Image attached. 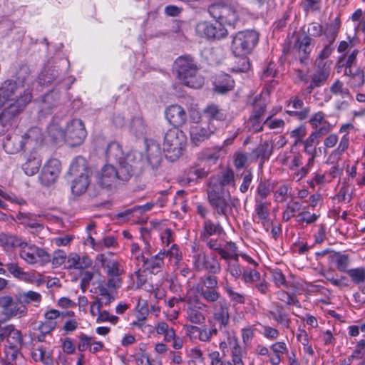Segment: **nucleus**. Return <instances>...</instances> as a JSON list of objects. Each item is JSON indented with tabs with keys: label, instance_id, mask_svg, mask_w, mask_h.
I'll return each mask as SVG.
<instances>
[{
	"label": "nucleus",
	"instance_id": "1",
	"mask_svg": "<svg viewBox=\"0 0 365 365\" xmlns=\"http://www.w3.org/2000/svg\"><path fill=\"white\" fill-rule=\"evenodd\" d=\"M31 100V92L21 82L6 80L0 84V135L14 127L16 116Z\"/></svg>",
	"mask_w": 365,
	"mask_h": 365
},
{
	"label": "nucleus",
	"instance_id": "2",
	"mask_svg": "<svg viewBox=\"0 0 365 365\" xmlns=\"http://www.w3.org/2000/svg\"><path fill=\"white\" fill-rule=\"evenodd\" d=\"M48 133L53 140H62L71 147L81 145L86 137L84 124L79 119L71 120L64 129L58 120H54L48 125Z\"/></svg>",
	"mask_w": 365,
	"mask_h": 365
},
{
	"label": "nucleus",
	"instance_id": "3",
	"mask_svg": "<svg viewBox=\"0 0 365 365\" xmlns=\"http://www.w3.org/2000/svg\"><path fill=\"white\" fill-rule=\"evenodd\" d=\"M259 39L258 34L255 31H240L234 36L232 40V49L236 56L242 57L240 64L235 67L237 72H245L250 68V61L247 56L250 54Z\"/></svg>",
	"mask_w": 365,
	"mask_h": 365
},
{
	"label": "nucleus",
	"instance_id": "4",
	"mask_svg": "<svg viewBox=\"0 0 365 365\" xmlns=\"http://www.w3.org/2000/svg\"><path fill=\"white\" fill-rule=\"evenodd\" d=\"M178 80L191 88H200L204 84V78L200 73L197 61L190 56L178 57L174 65Z\"/></svg>",
	"mask_w": 365,
	"mask_h": 365
},
{
	"label": "nucleus",
	"instance_id": "5",
	"mask_svg": "<svg viewBox=\"0 0 365 365\" xmlns=\"http://www.w3.org/2000/svg\"><path fill=\"white\" fill-rule=\"evenodd\" d=\"M208 11L221 26L234 27L241 20L245 10L238 6L220 1L212 4Z\"/></svg>",
	"mask_w": 365,
	"mask_h": 365
},
{
	"label": "nucleus",
	"instance_id": "6",
	"mask_svg": "<svg viewBox=\"0 0 365 365\" xmlns=\"http://www.w3.org/2000/svg\"><path fill=\"white\" fill-rule=\"evenodd\" d=\"M187 144V136L183 131L173 128L164 135L163 149L166 157L171 161L177 160L182 153Z\"/></svg>",
	"mask_w": 365,
	"mask_h": 365
},
{
	"label": "nucleus",
	"instance_id": "7",
	"mask_svg": "<svg viewBox=\"0 0 365 365\" xmlns=\"http://www.w3.org/2000/svg\"><path fill=\"white\" fill-rule=\"evenodd\" d=\"M19 255L20 258L29 265L43 267L51 262V255L45 248L25 240L19 247Z\"/></svg>",
	"mask_w": 365,
	"mask_h": 365
},
{
	"label": "nucleus",
	"instance_id": "8",
	"mask_svg": "<svg viewBox=\"0 0 365 365\" xmlns=\"http://www.w3.org/2000/svg\"><path fill=\"white\" fill-rule=\"evenodd\" d=\"M146 167V162L143 153L137 150H131L124 156L120 162V169L122 180H127L132 176L142 173Z\"/></svg>",
	"mask_w": 365,
	"mask_h": 365
},
{
	"label": "nucleus",
	"instance_id": "9",
	"mask_svg": "<svg viewBox=\"0 0 365 365\" xmlns=\"http://www.w3.org/2000/svg\"><path fill=\"white\" fill-rule=\"evenodd\" d=\"M278 161L289 169L291 178L299 181L307 175L308 168L302 167V156L292 151H286L278 156Z\"/></svg>",
	"mask_w": 365,
	"mask_h": 365
},
{
	"label": "nucleus",
	"instance_id": "10",
	"mask_svg": "<svg viewBox=\"0 0 365 365\" xmlns=\"http://www.w3.org/2000/svg\"><path fill=\"white\" fill-rule=\"evenodd\" d=\"M187 304L185 310L186 319L193 324H202L206 321L205 313L208 310V306L202 302L197 297H192L190 294L185 297Z\"/></svg>",
	"mask_w": 365,
	"mask_h": 365
},
{
	"label": "nucleus",
	"instance_id": "11",
	"mask_svg": "<svg viewBox=\"0 0 365 365\" xmlns=\"http://www.w3.org/2000/svg\"><path fill=\"white\" fill-rule=\"evenodd\" d=\"M0 309L4 314L9 319L17 317L21 318L27 314V307L20 302L18 299L10 295H3L0 297Z\"/></svg>",
	"mask_w": 365,
	"mask_h": 365
},
{
	"label": "nucleus",
	"instance_id": "12",
	"mask_svg": "<svg viewBox=\"0 0 365 365\" xmlns=\"http://www.w3.org/2000/svg\"><path fill=\"white\" fill-rule=\"evenodd\" d=\"M61 171V162L56 158H50L41 169L38 177L40 182L44 186L53 185L58 178Z\"/></svg>",
	"mask_w": 365,
	"mask_h": 365
},
{
	"label": "nucleus",
	"instance_id": "13",
	"mask_svg": "<svg viewBox=\"0 0 365 365\" xmlns=\"http://www.w3.org/2000/svg\"><path fill=\"white\" fill-rule=\"evenodd\" d=\"M18 145L14 148L10 149L11 141L9 140L4 145L6 150L11 153H14L23 150L26 144L38 145L41 144L43 141V135L40 128L35 127L28 130L21 140H18Z\"/></svg>",
	"mask_w": 365,
	"mask_h": 365
},
{
	"label": "nucleus",
	"instance_id": "14",
	"mask_svg": "<svg viewBox=\"0 0 365 365\" xmlns=\"http://www.w3.org/2000/svg\"><path fill=\"white\" fill-rule=\"evenodd\" d=\"M208 200L211 207L219 215H226L229 208L228 198L230 195H224V191L209 188L207 190Z\"/></svg>",
	"mask_w": 365,
	"mask_h": 365
},
{
	"label": "nucleus",
	"instance_id": "15",
	"mask_svg": "<svg viewBox=\"0 0 365 365\" xmlns=\"http://www.w3.org/2000/svg\"><path fill=\"white\" fill-rule=\"evenodd\" d=\"M235 186V173L231 169H226L210 178L208 187L223 192L226 186Z\"/></svg>",
	"mask_w": 365,
	"mask_h": 365
},
{
	"label": "nucleus",
	"instance_id": "16",
	"mask_svg": "<svg viewBox=\"0 0 365 365\" xmlns=\"http://www.w3.org/2000/svg\"><path fill=\"white\" fill-rule=\"evenodd\" d=\"M217 126L211 123L207 125L195 124L190 127V134L192 142L197 145L213 134Z\"/></svg>",
	"mask_w": 365,
	"mask_h": 365
},
{
	"label": "nucleus",
	"instance_id": "17",
	"mask_svg": "<svg viewBox=\"0 0 365 365\" xmlns=\"http://www.w3.org/2000/svg\"><path fill=\"white\" fill-rule=\"evenodd\" d=\"M145 144L146 165L152 168H158L162 160V150L160 144L153 139H147Z\"/></svg>",
	"mask_w": 365,
	"mask_h": 365
},
{
	"label": "nucleus",
	"instance_id": "18",
	"mask_svg": "<svg viewBox=\"0 0 365 365\" xmlns=\"http://www.w3.org/2000/svg\"><path fill=\"white\" fill-rule=\"evenodd\" d=\"M122 180L120 170H116L112 164H106L101 170L98 175V183L105 187H111L115 185L118 180Z\"/></svg>",
	"mask_w": 365,
	"mask_h": 365
},
{
	"label": "nucleus",
	"instance_id": "19",
	"mask_svg": "<svg viewBox=\"0 0 365 365\" xmlns=\"http://www.w3.org/2000/svg\"><path fill=\"white\" fill-rule=\"evenodd\" d=\"M213 319L220 327H225L230 320L229 304L225 298L220 299L212 306Z\"/></svg>",
	"mask_w": 365,
	"mask_h": 365
},
{
	"label": "nucleus",
	"instance_id": "20",
	"mask_svg": "<svg viewBox=\"0 0 365 365\" xmlns=\"http://www.w3.org/2000/svg\"><path fill=\"white\" fill-rule=\"evenodd\" d=\"M166 120L175 128L182 126L187 120L185 110L179 105H171L165 111Z\"/></svg>",
	"mask_w": 365,
	"mask_h": 365
},
{
	"label": "nucleus",
	"instance_id": "21",
	"mask_svg": "<svg viewBox=\"0 0 365 365\" xmlns=\"http://www.w3.org/2000/svg\"><path fill=\"white\" fill-rule=\"evenodd\" d=\"M195 30L200 36L207 38H221L227 35V31L224 28L217 29L212 24L207 21L199 22Z\"/></svg>",
	"mask_w": 365,
	"mask_h": 365
},
{
	"label": "nucleus",
	"instance_id": "22",
	"mask_svg": "<svg viewBox=\"0 0 365 365\" xmlns=\"http://www.w3.org/2000/svg\"><path fill=\"white\" fill-rule=\"evenodd\" d=\"M92 264V260L87 256H80L76 252L68 254L64 268L83 271Z\"/></svg>",
	"mask_w": 365,
	"mask_h": 365
},
{
	"label": "nucleus",
	"instance_id": "23",
	"mask_svg": "<svg viewBox=\"0 0 365 365\" xmlns=\"http://www.w3.org/2000/svg\"><path fill=\"white\" fill-rule=\"evenodd\" d=\"M165 252L160 250L157 255L150 258L144 257L142 260V267L143 269L149 271L152 274L158 273L164 264V257Z\"/></svg>",
	"mask_w": 365,
	"mask_h": 365
},
{
	"label": "nucleus",
	"instance_id": "24",
	"mask_svg": "<svg viewBox=\"0 0 365 365\" xmlns=\"http://www.w3.org/2000/svg\"><path fill=\"white\" fill-rule=\"evenodd\" d=\"M359 43V40L354 37L349 40V43L344 41V58L347 56L345 69L356 67V56L359 50L354 46Z\"/></svg>",
	"mask_w": 365,
	"mask_h": 365
},
{
	"label": "nucleus",
	"instance_id": "25",
	"mask_svg": "<svg viewBox=\"0 0 365 365\" xmlns=\"http://www.w3.org/2000/svg\"><path fill=\"white\" fill-rule=\"evenodd\" d=\"M106 158L108 164L117 163L120 165L124 158L122 146L115 141L108 143L106 150Z\"/></svg>",
	"mask_w": 365,
	"mask_h": 365
},
{
	"label": "nucleus",
	"instance_id": "26",
	"mask_svg": "<svg viewBox=\"0 0 365 365\" xmlns=\"http://www.w3.org/2000/svg\"><path fill=\"white\" fill-rule=\"evenodd\" d=\"M344 75L346 83L352 88L360 87L364 83V71L358 67L345 69Z\"/></svg>",
	"mask_w": 365,
	"mask_h": 365
},
{
	"label": "nucleus",
	"instance_id": "27",
	"mask_svg": "<svg viewBox=\"0 0 365 365\" xmlns=\"http://www.w3.org/2000/svg\"><path fill=\"white\" fill-rule=\"evenodd\" d=\"M6 330L5 339H6L7 346L13 349H19L23 342L21 332L16 329L13 324H9Z\"/></svg>",
	"mask_w": 365,
	"mask_h": 365
},
{
	"label": "nucleus",
	"instance_id": "28",
	"mask_svg": "<svg viewBox=\"0 0 365 365\" xmlns=\"http://www.w3.org/2000/svg\"><path fill=\"white\" fill-rule=\"evenodd\" d=\"M90 170L87 165L86 160L78 156L75 158L70 165L68 175L71 176L89 175Z\"/></svg>",
	"mask_w": 365,
	"mask_h": 365
},
{
	"label": "nucleus",
	"instance_id": "29",
	"mask_svg": "<svg viewBox=\"0 0 365 365\" xmlns=\"http://www.w3.org/2000/svg\"><path fill=\"white\" fill-rule=\"evenodd\" d=\"M15 298L20 302H22V304H24L26 307L27 304H33L34 307H38L42 301L41 294L32 290L18 292L15 295Z\"/></svg>",
	"mask_w": 365,
	"mask_h": 365
},
{
	"label": "nucleus",
	"instance_id": "30",
	"mask_svg": "<svg viewBox=\"0 0 365 365\" xmlns=\"http://www.w3.org/2000/svg\"><path fill=\"white\" fill-rule=\"evenodd\" d=\"M41 165V158L36 152L31 153L26 158L22 168L27 175L32 176L38 173Z\"/></svg>",
	"mask_w": 365,
	"mask_h": 365
},
{
	"label": "nucleus",
	"instance_id": "31",
	"mask_svg": "<svg viewBox=\"0 0 365 365\" xmlns=\"http://www.w3.org/2000/svg\"><path fill=\"white\" fill-rule=\"evenodd\" d=\"M227 342L231 348V357L233 365H245L242 361V351L235 336H229Z\"/></svg>",
	"mask_w": 365,
	"mask_h": 365
},
{
	"label": "nucleus",
	"instance_id": "32",
	"mask_svg": "<svg viewBox=\"0 0 365 365\" xmlns=\"http://www.w3.org/2000/svg\"><path fill=\"white\" fill-rule=\"evenodd\" d=\"M24 240L17 235L7 233H0V246L4 250L20 247Z\"/></svg>",
	"mask_w": 365,
	"mask_h": 365
},
{
	"label": "nucleus",
	"instance_id": "33",
	"mask_svg": "<svg viewBox=\"0 0 365 365\" xmlns=\"http://www.w3.org/2000/svg\"><path fill=\"white\" fill-rule=\"evenodd\" d=\"M311 125L322 134L327 133L330 129V124L324 118L322 112H317L312 115L309 120Z\"/></svg>",
	"mask_w": 365,
	"mask_h": 365
},
{
	"label": "nucleus",
	"instance_id": "34",
	"mask_svg": "<svg viewBox=\"0 0 365 365\" xmlns=\"http://www.w3.org/2000/svg\"><path fill=\"white\" fill-rule=\"evenodd\" d=\"M32 358L35 361L41 362L45 365H52L53 364L51 350L43 346L35 349L32 351Z\"/></svg>",
	"mask_w": 365,
	"mask_h": 365
},
{
	"label": "nucleus",
	"instance_id": "35",
	"mask_svg": "<svg viewBox=\"0 0 365 365\" xmlns=\"http://www.w3.org/2000/svg\"><path fill=\"white\" fill-rule=\"evenodd\" d=\"M74 179L71 183V190L74 195H80L84 193L90 183L89 175L73 176Z\"/></svg>",
	"mask_w": 365,
	"mask_h": 365
},
{
	"label": "nucleus",
	"instance_id": "36",
	"mask_svg": "<svg viewBox=\"0 0 365 365\" xmlns=\"http://www.w3.org/2000/svg\"><path fill=\"white\" fill-rule=\"evenodd\" d=\"M269 206V203L266 200L255 197V213L264 225L267 222Z\"/></svg>",
	"mask_w": 365,
	"mask_h": 365
},
{
	"label": "nucleus",
	"instance_id": "37",
	"mask_svg": "<svg viewBox=\"0 0 365 365\" xmlns=\"http://www.w3.org/2000/svg\"><path fill=\"white\" fill-rule=\"evenodd\" d=\"M270 349L274 353L269 360L272 364L277 365L281 361V357L283 354L288 352L287 344L283 341H278L271 345Z\"/></svg>",
	"mask_w": 365,
	"mask_h": 365
},
{
	"label": "nucleus",
	"instance_id": "38",
	"mask_svg": "<svg viewBox=\"0 0 365 365\" xmlns=\"http://www.w3.org/2000/svg\"><path fill=\"white\" fill-rule=\"evenodd\" d=\"M155 331L158 335H163L164 341L165 342H170L175 339V331L173 327L165 322H159L155 326Z\"/></svg>",
	"mask_w": 365,
	"mask_h": 365
},
{
	"label": "nucleus",
	"instance_id": "39",
	"mask_svg": "<svg viewBox=\"0 0 365 365\" xmlns=\"http://www.w3.org/2000/svg\"><path fill=\"white\" fill-rule=\"evenodd\" d=\"M102 266L106 269L107 273L110 276L118 277L123 272V267L115 260L103 258L102 259Z\"/></svg>",
	"mask_w": 365,
	"mask_h": 365
},
{
	"label": "nucleus",
	"instance_id": "40",
	"mask_svg": "<svg viewBox=\"0 0 365 365\" xmlns=\"http://www.w3.org/2000/svg\"><path fill=\"white\" fill-rule=\"evenodd\" d=\"M222 232V228L220 224H215L210 220L204 222L203 230L201 237L205 239L213 235H220Z\"/></svg>",
	"mask_w": 365,
	"mask_h": 365
},
{
	"label": "nucleus",
	"instance_id": "41",
	"mask_svg": "<svg viewBox=\"0 0 365 365\" xmlns=\"http://www.w3.org/2000/svg\"><path fill=\"white\" fill-rule=\"evenodd\" d=\"M264 107H259V110L255 111V114L252 115L248 121L249 129L254 132H259L262 130V123L260 118L264 114Z\"/></svg>",
	"mask_w": 365,
	"mask_h": 365
},
{
	"label": "nucleus",
	"instance_id": "42",
	"mask_svg": "<svg viewBox=\"0 0 365 365\" xmlns=\"http://www.w3.org/2000/svg\"><path fill=\"white\" fill-rule=\"evenodd\" d=\"M205 114L209 119V123L212 124H214L213 121L215 120L221 121L225 118L224 113L215 105L207 106L205 110Z\"/></svg>",
	"mask_w": 365,
	"mask_h": 365
},
{
	"label": "nucleus",
	"instance_id": "43",
	"mask_svg": "<svg viewBox=\"0 0 365 365\" xmlns=\"http://www.w3.org/2000/svg\"><path fill=\"white\" fill-rule=\"evenodd\" d=\"M295 46L298 49L300 58L302 60L303 58H306L310 52V38L305 36L302 39H299L297 41Z\"/></svg>",
	"mask_w": 365,
	"mask_h": 365
},
{
	"label": "nucleus",
	"instance_id": "44",
	"mask_svg": "<svg viewBox=\"0 0 365 365\" xmlns=\"http://www.w3.org/2000/svg\"><path fill=\"white\" fill-rule=\"evenodd\" d=\"M234 88V81L228 75H224L222 80L215 85V91L220 93H225Z\"/></svg>",
	"mask_w": 365,
	"mask_h": 365
},
{
	"label": "nucleus",
	"instance_id": "45",
	"mask_svg": "<svg viewBox=\"0 0 365 365\" xmlns=\"http://www.w3.org/2000/svg\"><path fill=\"white\" fill-rule=\"evenodd\" d=\"M130 130L135 136H143L146 131V127L143 119L140 118L133 119L130 124Z\"/></svg>",
	"mask_w": 365,
	"mask_h": 365
},
{
	"label": "nucleus",
	"instance_id": "46",
	"mask_svg": "<svg viewBox=\"0 0 365 365\" xmlns=\"http://www.w3.org/2000/svg\"><path fill=\"white\" fill-rule=\"evenodd\" d=\"M56 322H48L47 321L41 322L38 327V330L41 333V335L37 336L38 341H43L44 340V336L46 334H50L56 327Z\"/></svg>",
	"mask_w": 365,
	"mask_h": 365
},
{
	"label": "nucleus",
	"instance_id": "47",
	"mask_svg": "<svg viewBox=\"0 0 365 365\" xmlns=\"http://www.w3.org/2000/svg\"><path fill=\"white\" fill-rule=\"evenodd\" d=\"M346 272L355 284L365 282V268L364 267L348 269Z\"/></svg>",
	"mask_w": 365,
	"mask_h": 365
},
{
	"label": "nucleus",
	"instance_id": "48",
	"mask_svg": "<svg viewBox=\"0 0 365 365\" xmlns=\"http://www.w3.org/2000/svg\"><path fill=\"white\" fill-rule=\"evenodd\" d=\"M68 255L62 250H56L53 252L51 262L54 267H58L63 264L66 265Z\"/></svg>",
	"mask_w": 365,
	"mask_h": 365
},
{
	"label": "nucleus",
	"instance_id": "49",
	"mask_svg": "<svg viewBox=\"0 0 365 365\" xmlns=\"http://www.w3.org/2000/svg\"><path fill=\"white\" fill-rule=\"evenodd\" d=\"M200 294L203 297V299L208 303L215 304L220 299H222V297H220V294L217 291L216 289H202Z\"/></svg>",
	"mask_w": 365,
	"mask_h": 365
},
{
	"label": "nucleus",
	"instance_id": "50",
	"mask_svg": "<svg viewBox=\"0 0 365 365\" xmlns=\"http://www.w3.org/2000/svg\"><path fill=\"white\" fill-rule=\"evenodd\" d=\"M205 264L204 269L207 270L209 272L217 274L220 272L221 267L215 257L207 256Z\"/></svg>",
	"mask_w": 365,
	"mask_h": 365
},
{
	"label": "nucleus",
	"instance_id": "51",
	"mask_svg": "<svg viewBox=\"0 0 365 365\" xmlns=\"http://www.w3.org/2000/svg\"><path fill=\"white\" fill-rule=\"evenodd\" d=\"M227 271L235 279L242 276V271L238 263V259H232L227 262Z\"/></svg>",
	"mask_w": 365,
	"mask_h": 365
},
{
	"label": "nucleus",
	"instance_id": "52",
	"mask_svg": "<svg viewBox=\"0 0 365 365\" xmlns=\"http://www.w3.org/2000/svg\"><path fill=\"white\" fill-rule=\"evenodd\" d=\"M130 252L132 257L135 258V259L140 264L142 260H144V257H145L144 253L149 252V245H147L145 247V252H142L139 245L137 243H132L130 246Z\"/></svg>",
	"mask_w": 365,
	"mask_h": 365
},
{
	"label": "nucleus",
	"instance_id": "53",
	"mask_svg": "<svg viewBox=\"0 0 365 365\" xmlns=\"http://www.w3.org/2000/svg\"><path fill=\"white\" fill-rule=\"evenodd\" d=\"M165 255L169 257L170 264L174 266L178 265L182 258L181 253L175 245H173Z\"/></svg>",
	"mask_w": 365,
	"mask_h": 365
},
{
	"label": "nucleus",
	"instance_id": "54",
	"mask_svg": "<svg viewBox=\"0 0 365 365\" xmlns=\"http://www.w3.org/2000/svg\"><path fill=\"white\" fill-rule=\"evenodd\" d=\"M217 329L215 327L207 328L204 327L200 329L198 339L201 341L207 342L209 341L212 336L217 335Z\"/></svg>",
	"mask_w": 365,
	"mask_h": 365
},
{
	"label": "nucleus",
	"instance_id": "55",
	"mask_svg": "<svg viewBox=\"0 0 365 365\" xmlns=\"http://www.w3.org/2000/svg\"><path fill=\"white\" fill-rule=\"evenodd\" d=\"M242 279L245 283H252L257 282L260 278L259 272L254 269H245L242 272Z\"/></svg>",
	"mask_w": 365,
	"mask_h": 365
},
{
	"label": "nucleus",
	"instance_id": "56",
	"mask_svg": "<svg viewBox=\"0 0 365 365\" xmlns=\"http://www.w3.org/2000/svg\"><path fill=\"white\" fill-rule=\"evenodd\" d=\"M228 250H225L224 249H220L218 253L221 255V257L225 259L227 262L230 259H238V255L235 253L236 247L233 243H230L228 245Z\"/></svg>",
	"mask_w": 365,
	"mask_h": 365
},
{
	"label": "nucleus",
	"instance_id": "57",
	"mask_svg": "<svg viewBox=\"0 0 365 365\" xmlns=\"http://www.w3.org/2000/svg\"><path fill=\"white\" fill-rule=\"evenodd\" d=\"M16 219L24 227L31 229L36 223V220L29 213L19 212L16 215Z\"/></svg>",
	"mask_w": 365,
	"mask_h": 365
},
{
	"label": "nucleus",
	"instance_id": "58",
	"mask_svg": "<svg viewBox=\"0 0 365 365\" xmlns=\"http://www.w3.org/2000/svg\"><path fill=\"white\" fill-rule=\"evenodd\" d=\"M272 281L278 287L283 286L287 287V281L284 275L279 269H273L270 271Z\"/></svg>",
	"mask_w": 365,
	"mask_h": 365
},
{
	"label": "nucleus",
	"instance_id": "59",
	"mask_svg": "<svg viewBox=\"0 0 365 365\" xmlns=\"http://www.w3.org/2000/svg\"><path fill=\"white\" fill-rule=\"evenodd\" d=\"M224 289L231 301L238 304L245 302V297L242 294L235 292L228 284L225 285Z\"/></svg>",
	"mask_w": 365,
	"mask_h": 365
},
{
	"label": "nucleus",
	"instance_id": "60",
	"mask_svg": "<svg viewBox=\"0 0 365 365\" xmlns=\"http://www.w3.org/2000/svg\"><path fill=\"white\" fill-rule=\"evenodd\" d=\"M255 336V329L252 327H247L242 329V339L245 346L250 345Z\"/></svg>",
	"mask_w": 365,
	"mask_h": 365
},
{
	"label": "nucleus",
	"instance_id": "61",
	"mask_svg": "<svg viewBox=\"0 0 365 365\" xmlns=\"http://www.w3.org/2000/svg\"><path fill=\"white\" fill-rule=\"evenodd\" d=\"M263 331L262 334L267 339L274 340L278 338L279 332L277 329L267 325L262 326Z\"/></svg>",
	"mask_w": 365,
	"mask_h": 365
},
{
	"label": "nucleus",
	"instance_id": "62",
	"mask_svg": "<svg viewBox=\"0 0 365 365\" xmlns=\"http://www.w3.org/2000/svg\"><path fill=\"white\" fill-rule=\"evenodd\" d=\"M73 239L74 237L73 235H66L54 237L52 240V242L57 247H65L69 245Z\"/></svg>",
	"mask_w": 365,
	"mask_h": 365
},
{
	"label": "nucleus",
	"instance_id": "63",
	"mask_svg": "<svg viewBox=\"0 0 365 365\" xmlns=\"http://www.w3.org/2000/svg\"><path fill=\"white\" fill-rule=\"evenodd\" d=\"M269 314H270V317L273 319H274L277 322L284 326L285 327H289V319H288L287 316L285 314H284L281 312H270Z\"/></svg>",
	"mask_w": 365,
	"mask_h": 365
},
{
	"label": "nucleus",
	"instance_id": "64",
	"mask_svg": "<svg viewBox=\"0 0 365 365\" xmlns=\"http://www.w3.org/2000/svg\"><path fill=\"white\" fill-rule=\"evenodd\" d=\"M322 135V133H319V131L317 130L313 132L305 142L306 151H311L312 150L313 145L318 143L317 139Z\"/></svg>",
	"mask_w": 365,
	"mask_h": 365
}]
</instances>
